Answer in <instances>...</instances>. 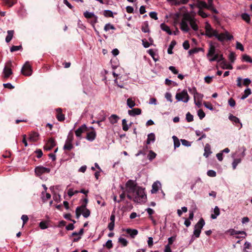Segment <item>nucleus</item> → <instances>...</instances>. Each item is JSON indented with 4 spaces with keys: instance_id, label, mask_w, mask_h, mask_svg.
I'll return each mask as SVG.
<instances>
[{
    "instance_id": "2eb2a0df",
    "label": "nucleus",
    "mask_w": 252,
    "mask_h": 252,
    "mask_svg": "<svg viewBox=\"0 0 252 252\" xmlns=\"http://www.w3.org/2000/svg\"><path fill=\"white\" fill-rule=\"evenodd\" d=\"M229 119L234 124H239V129L242 127V124L240 122L239 119L232 114H230L228 117Z\"/></svg>"
},
{
    "instance_id": "aec40b11",
    "label": "nucleus",
    "mask_w": 252,
    "mask_h": 252,
    "mask_svg": "<svg viewBox=\"0 0 252 252\" xmlns=\"http://www.w3.org/2000/svg\"><path fill=\"white\" fill-rule=\"evenodd\" d=\"M90 214L91 212L88 209L85 208L81 209V207H80V216L82 215L84 218H87L90 216Z\"/></svg>"
},
{
    "instance_id": "49530a36",
    "label": "nucleus",
    "mask_w": 252,
    "mask_h": 252,
    "mask_svg": "<svg viewBox=\"0 0 252 252\" xmlns=\"http://www.w3.org/2000/svg\"><path fill=\"white\" fill-rule=\"evenodd\" d=\"M122 126H123V129L124 131L128 130V129L129 128V126H128V125L126 124V119H123L122 120Z\"/></svg>"
},
{
    "instance_id": "338daca9",
    "label": "nucleus",
    "mask_w": 252,
    "mask_h": 252,
    "mask_svg": "<svg viewBox=\"0 0 252 252\" xmlns=\"http://www.w3.org/2000/svg\"><path fill=\"white\" fill-rule=\"evenodd\" d=\"M4 67L7 68H11L13 67L12 63L11 61H8L5 63Z\"/></svg>"
},
{
    "instance_id": "a18cd8bd",
    "label": "nucleus",
    "mask_w": 252,
    "mask_h": 252,
    "mask_svg": "<svg viewBox=\"0 0 252 252\" xmlns=\"http://www.w3.org/2000/svg\"><path fill=\"white\" fill-rule=\"evenodd\" d=\"M198 14L201 17L205 18L209 16V15L206 13L202 9H199Z\"/></svg>"
},
{
    "instance_id": "39448f33",
    "label": "nucleus",
    "mask_w": 252,
    "mask_h": 252,
    "mask_svg": "<svg viewBox=\"0 0 252 252\" xmlns=\"http://www.w3.org/2000/svg\"><path fill=\"white\" fill-rule=\"evenodd\" d=\"M176 99L178 101H182L187 103L189 99V96L186 90H183L181 92L177 93L175 96Z\"/></svg>"
},
{
    "instance_id": "72a5a7b5",
    "label": "nucleus",
    "mask_w": 252,
    "mask_h": 252,
    "mask_svg": "<svg viewBox=\"0 0 252 252\" xmlns=\"http://www.w3.org/2000/svg\"><path fill=\"white\" fill-rule=\"evenodd\" d=\"M126 103L130 108H132L135 105L134 101L131 98H129L127 99Z\"/></svg>"
},
{
    "instance_id": "412c9836",
    "label": "nucleus",
    "mask_w": 252,
    "mask_h": 252,
    "mask_svg": "<svg viewBox=\"0 0 252 252\" xmlns=\"http://www.w3.org/2000/svg\"><path fill=\"white\" fill-rule=\"evenodd\" d=\"M196 5L199 9H202V8H206L208 9L207 4L204 1L198 0L196 2Z\"/></svg>"
},
{
    "instance_id": "c756f323",
    "label": "nucleus",
    "mask_w": 252,
    "mask_h": 252,
    "mask_svg": "<svg viewBox=\"0 0 252 252\" xmlns=\"http://www.w3.org/2000/svg\"><path fill=\"white\" fill-rule=\"evenodd\" d=\"M239 234H244L245 236L247 235V233L244 231H237L234 229H233L231 232V235H239ZM245 236H242V237H236L237 238H245Z\"/></svg>"
},
{
    "instance_id": "5701e85b",
    "label": "nucleus",
    "mask_w": 252,
    "mask_h": 252,
    "mask_svg": "<svg viewBox=\"0 0 252 252\" xmlns=\"http://www.w3.org/2000/svg\"><path fill=\"white\" fill-rule=\"evenodd\" d=\"M57 112V118L59 121H63L64 120V116L62 113L61 108H57L56 109Z\"/></svg>"
},
{
    "instance_id": "f704fd0d",
    "label": "nucleus",
    "mask_w": 252,
    "mask_h": 252,
    "mask_svg": "<svg viewBox=\"0 0 252 252\" xmlns=\"http://www.w3.org/2000/svg\"><path fill=\"white\" fill-rule=\"evenodd\" d=\"M172 138L174 141V145L175 149L178 148L180 145V142L179 141V140L175 136H173Z\"/></svg>"
},
{
    "instance_id": "a878e982",
    "label": "nucleus",
    "mask_w": 252,
    "mask_h": 252,
    "mask_svg": "<svg viewBox=\"0 0 252 252\" xmlns=\"http://www.w3.org/2000/svg\"><path fill=\"white\" fill-rule=\"evenodd\" d=\"M14 34V31L13 30H9L7 31V35L6 36L5 38V41L7 43L9 42L12 39V37L13 36Z\"/></svg>"
},
{
    "instance_id": "09e8293b",
    "label": "nucleus",
    "mask_w": 252,
    "mask_h": 252,
    "mask_svg": "<svg viewBox=\"0 0 252 252\" xmlns=\"http://www.w3.org/2000/svg\"><path fill=\"white\" fill-rule=\"evenodd\" d=\"M104 15L105 17H113V14L112 11L109 10H105L104 11Z\"/></svg>"
},
{
    "instance_id": "052dcab7",
    "label": "nucleus",
    "mask_w": 252,
    "mask_h": 252,
    "mask_svg": "<svg viewBox=\"0 0 252 252\" xmlns=\"http://www.w3.org/2000/svg\"><path fill=\"white\" fill-rule=\"evenodd\" d=\"M105 246L108 249H110L113 247V244L111 240H109L106 243Z\"/></svg>"
},
{
    "instance_id": "4468645a",
    "label": "nucleus",
    "mask_w": 252,
    "mask_h": 252,
    "mask_svg": "<svg viewBox=\"0 0 252 252\" xmlns=\"http://www.w3.org/2000/svg\"><path fill=\"white\" fill-rule=\"evenodd\" d=\"M35 173H46L50 172V169L42 166L36 167L35 169Z\"/></svg>"
},
{
    "instance_id": "69168bd1",
    "label": "nucleus",
    "mask_w": 252,
    "mask_h": 252,
    "mask_svg": "<svg viewBox=\"0 0 252 252\" xmlns=\"http://www.w3.org/2000/svg\"><path fill=\"white\" fill-rule=\"evenodd\" d=\"M181 142H182V145H184L185 146L189 147V146H190V145H191L189 141H188L185 139H182Z\"/></svg>"
},
{
    "instance_id": "20e7f679",
    "label": "nucleus",
    "mask_w": 252,
    "mask_h": 252,
    "mask_svg": "<svg viewBox=\"0 0 252 252\" xmlns=\"http://www.w3.org/2000/svg\"><path fill=\"white\" fill-rule=\"evenodd\" d=\"M205 224V222L204 219L201 218L195 225L194 230L193 231V235H194L195 237L198 238L199 237L201 229L203 228Z\"/></svg>"
},
{
    "instance_id": "f257e3e1",
    "label": "nucleus",
    "mask_w": 252,
    "mask_h": 252,
    "mask_svg": "<svg viewBox=\"0 0 252 252\" xmlns=\"http://www.w3.org/2000/svg\"><path fill=\"white\" fill-rule=\"evenodd\" d=\"M189 24L194 31L198 30V27L194 18L189 14H187L184 15L181 22V29L185 32H188L189 31Z\"/></svg>"
},
{
    "instance_id": "a19ab883",
    "label": "nucleus",
    "mask_w": 252,
    "mask_h": 252,
    "mask_svg": "<svg viewBox=\"0 0 252 252\" xmlns=\"http://www.w3.org/2000/svg\"><path fill=\"white\" fill-rule=\"evenodd\" d=\"M115 28L110 23L106 24L104 27V30L107 32L109 30H115Z\"/></svg>"
},
{
    "instance_id": "680f3d73",
    "label": "nucleus",
    "mask_w": 252,
    "mask_h": 252,
    "mask_svg": "<svg viewBox=\"0 0 252 252\" xmlns=\"http://www.w3.org/2000/svg\"><path fill=\"white\" fill-rule=\"evenodd\" d=\"M35 153L36 154V157L38 158H40L43 155L42 151L40 149H38L36 150Z\"/></svg>"
},
{
    "instance_id": "79ce46f5",
    "label": "nucleus",
    "mask_w": 252,
    "mask_h": 252,
    "mask_svg": "<svg viewBox=\"0 0 252 252\" xmlns=\"http://www.w3.org/2000/svg\"><path fill=\"white\" fill-rule=\"evenodd\" d=\"M243 60L246 62L248 63H252V59L251 58V57L247 55H244L243 56Z\"/></svg>"
},
{
    "instance_id": "bb28decb",
    "label": "nucleus",
    "mask_w": 252,
    "mask_h": 252,
    "mask_svg": "<svg viewBox=\"0 0 252 252\" xmlns=\"http://www.w3.org/2000/svg\"><path fill=\"white\" fill-rule=\"evenodd\" d=\"M160 28L162 30L166 32L168 34L171 35L172 34V32L170 30V29L169 26H167L164 23H162L160 25Z\"/></svg>"
},
{
    "instance_id": "ddd939ff",
    "label": "nucleus",
    "mask_w": 252,
    "mask_h": 252,
    "mask_svg": "<svg viewBox=\"0 0 252 252\" xmlns=\"http://www.w3.org/2000/svg\"><path fill=\"white\" fill-rule=\"evenodd\" d=\"M216 53V47L213 43L209 44L208 53L206 55L207 58H210L212 57Z\"/></svg>"
},
{
    "instance_id": "c9c22d12",
    "label": "nucleus",
    "mask_w": 252,
    "mask_h": 252,
    "mask_svg": "<svg viewBox=\"0 0 252 252\" xmlns=\"http://www.w3.org/2000/svg\"><path fill=\"white\" fill-rule=\"evenodd\" d=\"M242 18L247 23H250L251 19L250 15L247 13H243L241 15Z\"/></svg>"
},
{
    "instance_id": "7c9ffc66",
    "label": "nucleus",
    "mask_w": 252,
    "mask_h": 252,
    "mask_svg": "<svg viewBox=\"0 0 252 252\" xmlns=\"http://www.w3.org/2000/svg\"><path fill=\"white\" fill-rule=\"evenodd\" d=\"M176 44V42L175 41L173 40L171 42V43L168 48V49H167V53L168 54H173L172 50Z\"/></svg>"
},
{
    "instance_id": "c03bdc74",
    "label": "nucleus",
    "mask_w": 252,
    "mask_h": 252,
    "mask_svg": "<svg viewBox=\"0 0 252 252\" xmlns=\"http://www.w3.org/2000/svg\"><path fill=\"white\" fill-rule=\"evenodd\" d=\"M22 47L21 45H19V46L13 45L10 48V52H14L20 50L22 49Z\"/></svg>"
},
{
    "instance_id": "9b49d317",
    "label": "nucleus",
    "mask_w": 252,
    "mask_h": 252,
    "mask_svg": "<svg viewBox=\"0 0 252 252\" xmlns=\"http://www.w3.org/2000/svg\"><path fill=\"white\" fill-rule=\"evenodd\" d=\"M189 90L194 95V102H195V101H198L200 104V101L202 100L203 95L197 93L195 88H193L192 89H189Z\"/></svg>"
},
{
    "instance_id": "cd10ccee",
    "label": "nucleus",
    "mask_w": 252,
    "mask_h": 252,
    "mask_svg": "<svg viewBox=\"0 0 252 252\" xmlns=\"http://www.w3.org/2000/svg\"><path fill=\"white\" fill-rule=\"evenodd\" d=\"M214 214H212L211 216V218L212 219H216L218 216L220 214V209L218 206H216L214 210Z\"/></svg>"
},
{
    "instance_id": "1a4fd4ad",
    "label": "nucleus",
    "mask_w": 252,
    "mask_h": 252,
    "mask_svg": "<svg viewBox=\"0 0 252 252\" xmlns=\"http://www.w3.org/2000/svg\"><path fill=\"white\" fill-rule=\"evenodd\" d=\"M21 72L23 74L26 76H30L32 74V69L29 62H26L23 65Z\"/></svg>"
},
{
    "instance_id": "de8ad7c7",
    "label": "nucleus",
    "mask_w": 252,
    "mask_h": 252,
    "mask_svg": "<svg viewBox=\"0 0 252 252\" xmlns=\"http://www.w3.org/2000/svg\"><path fill=\"white\" fill-rule=\"evenodd\" d=\"M119 242L124 247L126 246L128 244L127 240L123 238H120L119 239Z\"/></svg>"
},
{
    "instance_id": "774afa93",
    "label": "nucleus",
    "mask_w": 252,
    "mask_h": 252,
    "mask_svg": "<svg viewBox=\"0 0 252 252\" xmlns=\"http://www.w3.org/2000/svg\"><path fill=\"white\" fill-rule=\"evenodd\" d=\"M228 104L231 107H234L235 106L236 102L234 99H233L232 98H230L228 100Z\"/></svg>"
},
{
    "instance_id": "dca6fc26",
    "label": "nucleus",
    "mask_w": 252,
    "mask_h": 252,
    "mask_svg": "<svg viewBox=\"0 0 252 252\" xmlns=\"http://www.w3.org/2000/svg\"><path fill=\"white\" fill-rule=\"evenodd\" d=\"M39 134L38 132L32 131L30 134L29 140L32 142H36L39 138Z\"/></svg>"
},
{
    "instance_id": "603ef678",
    "label": "nucleus",
    "mask_w": 252,
    "mask_h": 252,
    "mask_svg": "<svg viewBox=\"0 0 252 252\" xmlns=\"http://www.w3.org/2000/svg\"><path fill=\"white\" fill-rule=\"evenodd\" d=\"M186 119L188 122H191L193 120V116L189 112H188L186 114Z\"/></svg>"
},
{
    "instance_id": "4d7b16f0",
    "label": "nucleus",
    "mask_w": 252,
    "mask_h": 252,
    "mask_svg": "<svg viewBox=\"0 0 252 252\" xmlns=\"http://www.w3.org/2000/svg\"><path fill=\"white\" fill-rule=\"evenodd\" d=\"M165 97L168 101H170V102H172V95L171 93L168 92L166 93L165 94Z\"/></svg>"
},
{
    "instance_id": "473e14b6",
    "label": "nucleus",
    "mask_w": 252,
    "mask_h": 252,
    "mask_svg": "<svg viewBox=\"0 0 252 252\" xmlns=\"http://www.w3.org/2000/svg\"><path fill=\"white\" fill-rule=\"evenodd\" d=\"M252 93L251 90L250 88L246 89L244 94L241 96V99L244 100L246 98Z\"/></svg>"
},
{
    "instance_id": "8fccbe9b",
    "label": "nucleus",
    "mask_w": 252,
    "mask_h": 252,
    "mask_svg": "<svg viewBox=\"0 0 252 252\" xmlns=\"http://www.w3.org/2000/svg\"><path fill=\"white\" fill-rule=\"evenodd\" d=\"M241 162V160L240 159H239V158H236V159H235L232 163V167L234 169H235L236 168V166L237 165Z\"/></svg>"
},
{
    "instance_id": "13d9d810",
    "label": "nucleus",
    "mask_w": 252,
    "mask_h": 252,
    "mask_svg": "<svg viewBox=\"0 0 252 252\" xmlns=\"http://www.w3.org/2000/svg\"><path fill=\"white\" fill-rule=\"evenodd\" d=\"M149 16L151 18L154 19L155 20H158V19L157 13L156 12L153 11L150 12Z\"/></svg>"
},
{
    "instance_id": "f8f14e48",
    "label": "nucleus",
    "mask_w": 252,
    "mask_h": 252,
    "mask_svg": "<svg viewBox=\"0 0 252 252\" xmlns=\"http://www.w3.org/2000/svg\"><path fill=\"white\" fill-rule=\"evenodd\" d=\"M56 145V143L54 139L50 138L44 146V149L46 151L51 150Z\"/></svg>"
},
{
    "instance_id": "423d86ee",
    "label": "nucleus",
    "mask_w": 252,
    "mask_h": 252,
    "mask_svg": "<svg viewBox=\"0 0 252 252\" xmlns=\"http://www.w3.org/2000/svg\"><path fill=\"white\" fill-rule=\"evenodd\" d=\"M138 187L134 181L129 180L126 183V191L127 193L132 194L133 195Z\"/></svg>"
},
{
    "instance_id": "c85d7f7f",
    "label": "nucleus",
    "mask_w": 252,
    "mask_h": 252,
    "mask_svg": "<svg viewBox=\"0 0 252 252\" xmlns=\"http://www.w3.org/2000/svg\"><path fill=\"white\" fill-rule=\"evenodd\" d=\"M119 119V118L117 115L113 114L109 118V120L112 124H114L117 123Z\"/></svg>"
},
{
    "instance_id": "5fc2aeb1",
    "label": "nucleus",
    "mask_w": 252,
    "mask_h": 252,
    "mask_svg": "<svg viewBox=\"0 0 252 252\" xmlns=\"http://www.w3.org/2000/svg\"><path fill=\"white\" fill-rule=\"evenodd\" d=\"M95 168H97V170L94 172V173H99L100 172H102L101 169H100V168L98 166V164L96 163H95L94 164V167L92 166L91 168H92V170L94 171V170Z\"/></svg>"
},
{
    "instance_id": "2f4dec72",
    "label": "nucleus",
    "mask_w": 252,
    "mask_h": 252,
    "mask_svg": "<svg viewBox=\"0 0 252 252\" xmlns=\"http://www.w3.org/2000/svg\"><path fill=\"white\" fill-rule=\"evenodd\" d=\"M82 204L80 207H81V209L87 208V205L88 203V199L87 197H83L81 199Z\"/></svg>"
},
{
    "instance_id": "e2e57ef3",
    "label": "nucleus",
    "mask_w": 252,
    "mask_h": 252,
    "mask_svg": "<svg viewBox=\"0 0 252 252\" xmlns=\"http://www.w3.org/2000/svg\"><path fill=\"white\" fill-rule=\"evenodd\" d=\"M236 48L241 50V51H243L244 50L243 45L238 41L236 42Z\"/></svg>"
},
{
    "instance_id": "0e129e2a",
    "label": "nucleus",
    "mask_w": 252,
    "mask_h": 252,
    "mask_svg": "<svg viewBox=\"0 0 252 252\" xmlns=\"http://www.w3.org/2000/svg\"><path fill=\"white\" fill-rule=\"evenodd\" d=\"M169 69L174 74H177L178 73V70L173 66H170Z\"/></svg>"
},
{
    "instance_id": "e433bc0d",
    "label": "nucleus",
    "mask_w": 252,
    "mask_h": 252,
    "mask_svg": "<svg viewBox=\"0 0 252 252\" xmlns=\"http://www.w3.org/2000/svg\"><path fill=\"white\" fill-rule=\"evenodd\" d=\"M3 2L7 6L11 7L16 2V0H3Z\"/></svg>"
},
{
    "instance_id": "f03ea898",
    "label": "nucleus",
    "mask_w": 252,
    "mask_h": 252,
    "mask_svg": "<svg viewBox=\"0 0 252 252\" xmlns=\"http://www.w3.org/2000/svg\"><path fill=\"white\" fill-rule=\"evenodd\" d=\"M133 196V201L135 202L140 203L145 202L147 198L144 189L142 187H138Z\"/></svg>"
},
{
    "instance_id": "4c0bfd02",
    "label": "nucleus",
    "mask_w": 252,
    "mask_h": 252,
    "mask_svg": "<svg viewBox=\"0 0 252 252\" xmlns=\"http://www.w3.org/2000/svg\"><path fill=\"white\" fill-rule=\"evenodd\" d=\"M94 15V14L93 12H89L86 11L84 13V17L87 19H90L92 18Z\"/></svg>"
},
{
    "instance_id": "9d476101",
    "label": "nucleus",
    "mask_w": 252,
    "mask_h": 252,
    "mask_svg": "<svg viewBox=\"0 0 252 252\" xmlns=\"http://www.w3.org/2000/svg\"><path fill=\"white\" fill-rule=\"evenodd\" d=\"M205 33L204 34L205 35L211 37L212 36H214V34H215L217 31L214 30L212 27L211 25L208 22L205 23Z\"/></svg>"
},
{
    "instance_id": "b1692460",
    "label": "nucleus",
    "mask_w": 252,
    "mask_h": 252,
    "mask_svg": "<svg viewBox=\"0 0 252 252\" xmlns=\"http://www.w3.org/2000/svg\"><path fill=\"white\" fill-rule=\"evenodd\" d=\"M3 74L4 75V78H8L12 74V69L4 67L3 70Z\"/></svg>"
},
{
    "instance_id": "393cba45",
    "label": "nucleus",
    "mask_w": 252,
    "mask_h": 252,
    "mask_svg": "<svg viewBox=\"0 0 252 252\" xmlns=\"http://www.w3.org/2000/svg\"><path fill=\"white\" fill-rule=\"evenodd\" d=\"M155 141V135L154 133L152 132L148 135V138L147 139V144H150L151 142L154 143Z\"/></svg>"
},
{
    "instance_id": "0eeeda50",
    "label": "nucleus",
    "mask_w": 252,
    "mask_h": 252,
    "mask_svg": "<svg viewBox=\"0 0 252 252\" xmlns=\"http://www.w3.org/2000/svg\"><path fill=\"white\" fill-rule=\"evenodd\" d=\"M214 36L216 37L218 40L221 42H222L226 39L230 40L233 38V36L230 35L228 32H225L224 33H219L217 31L215 34H214Z\"/></svg>"
},
{
    "instance_id": "6ab92c4d",
    "label": "nucleus",
    "mask_w": 252,
    "mask_h": 252,
    "mask_svg": "<svg viewBox=\"0 0 252 252\" xmlns=\"http://www.w3.org/2000/svg\"><path fill=\"white\" fill-rule=\"evenodd\" d=\"M126 231V233L129 234L132 238H134L138 232L137 230L131 228H127Z\"/></svg>"
},
{
    "instance_id": "7ed1b4c3",
    "label": "nucleus",
    "mask_w": 252,
    "mask_h": 252,
    "mask_svg": "<svg viewBox=\"0 0 252 252\" xmlns=\"http://www.w3.org/2000/svg\"><path fill=\"white\" fill-rule=\"evenodd\" d=\"M91 127L93 129L90 131L85 125L82 126L81 127H80V134L82 132L86 131V139L89 141H92L95 139L96 133L93 128L92 127Z\"/></svg>"
},
{
    "instance_id": "864d4df0",
    "label": "nucleus",
    "mask_w": 252,
    "mask_h": 252,
    "mask_svg": "<svg viewBox=\"0 0 252 252\" xmlns=\"http://www.w3.org/2000/svg\"><path fill=\"white\" fill-rule=\"evenodd\" d=\"M228 58L231 63H234L236 58L235 54L233 52H231L229 55Z\"/></svg>"
},
{
    "instance_id": "f3484780",
    "label": "nucleus",
    "mask_w": 252,
    "mask_h": 252,
    "mask_svg": "<svg viewBox=\"0 0 252 252\" xmlns=\"http://www.w3.org/2000/svg\"><path fill=\"white\" fill-rule=\"evenodd\" d=\"M141 110L140 108H134L128 111V114L131 116H135L141 114Z\"/></svg>"
},
{
    "instance_id": "37998d69",
    "label": "nucleus",
    "mask_w": 252,
    "mask_h": 252,
    "mask_svg": "<svg viewBox=\"0 0 252 252\" xmlns=\"http://www.w3.org/2000/svg\"><path fill=\"white\" fill-rule=\"evenodd\" d=\"M98 17L97 16L94 15L92 18L90 19V22L91 25L94 26V24L97 22Z\"/></svg>"
},
{
    "instance_id": "4be33fe9",
    "label": "nucleus",
    "mask_w": 252,
    "mask_h": 252,
    "mask_svg": "<svg viewBox=\"0 0 252 252\" xmlns=\"http://www.w3.org/2000/svg\"><path fill=\"white\" fill-rule=\"evenodd\" d=\"M160 186V184L159 182L157 181L154 182L152 185V189L151 190V192L152 193H156L159 189V187Z\"/></svg>"
},
{
    "instance_id": "6e6d98bb",
    "label": "nucleus",
    "mask_w": 252,
    "mask_h": 252,
    "mask_svg": "<svg viewBox=\"0 0 252 252\" xmlns=\"http://www.w3.org/2000/svg\"><path fill=\"white\" fill-rule=\"evenodd\" d=\"M21 219L23 220V226H24L28 221L29 218L27 215H23L21 217Z\"/></svg>"
},
{
    "instance_id": "bf43d9fd",
    "label": "nucleus",
    "mask_w": 252,
    "mask_h": 252,
    "mask_svg": "<svg viewBox=\"0 0 252 252\" xmlns=\"http://www.w3.org/2000/svg\"><path fill=\"white\" fill-rule=\"evenodd\" d=\"M204 151L205 152L204 153V156L206 158H207L211 153L210 149L207 148L206 147H205Z\"/></svg>"
},
{
    "instance_id": "6e6552de",
    "label": "nucleus",
    "mask_w": 252,
    "mask_h": 252,
    "mask_svg": "<svg viewBox=\"0 0 252 252\" xmlns=\"http://www.w3.org/2000/svg\"><path fill=\"white\" fill-rule=\"evenodd\" d=\"M73 134L72 132H70L67 136V139L65 141V144L63 146L64 150L69 151L73 148L72 145Z\"/></svg>"
},
{
    "instance_id": "a211bd4d",
    "label": "nucleus",
    "mask_w": 252,
    "mask_h": 252,
    "mask_svg": "<svg viewBox=\"0 0 252 252\" xmlns=\"http://www.w3.org/2000/svg\"><path fill=\"white\" fill-rule=\"evenodd\" d=\"M220 67L223 69H232L233 66L231 64L226 63L225 61L221 62L220 63Z\"/></svg>"
},
{
    "instance_id": "58836bf2",
    "label": "nucleus",
    "mask_w": 252,
    "mask_h": 252,
    "mask_svg": "<svg viewBox=\"0 0 252 252\" xmlns=\"http://www.w3.org/2000/svg\"><path fill=\"white\" fill-rule=\"evenodd\" d=\"M219 57V54L218 53H215L212 57L209 58V61L211 62H214V61H217L218 62Z\"/></svg>"
},
{
    "instance_id": "ea45409f",
    "label": "nucleus",
    "mask_w": 252,
    "mask_h": 252,
    "mask_svg": "<svg viewBox=\"0 0 252 252\" xmlns=\"http://www.w3.org/2000/svg\"><path fill=\"white\" fill-rule=\"evenodd\" d=\"M157 154L153 151L151 150L149 151V153L148 155V159L150 160H152L156 157Z\"/></svg>"
},
{
    "instance_id": "3c124183",
    "label": "nucleus",
    "mask_w": 252,
    "mask_h": 252,
    "mask_svg": "<svg viewBox=\"0 0 252 252\" xmlns=\"http://www.w3.org/2000/svg\"><path fill=\"white\" fill-rule=\"evenodd\" d=\"M197 115L200 119L202 120L205 116V114L202 109H199L197 112Z\"/></svg>"
}]
</instances>
